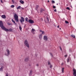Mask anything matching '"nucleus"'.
Listing matches in <instances>:
<instances>
[{"instance_id": "44", "label": "nucleus", "mask_w": 76, "mask_h": 76, "mask_svg": "<svg viewBox=\"0 0 76 76\" xmlns=\"http://www.w3.org/2000/svg\"><path fill=\"white\" fill-rule=\"evenodd\" d=\"M61 65L62 66V65H63V63H62L61 64Z\"/></svg>"}, {"instance_id": "20", "label": "nucleus", "mask_w": 76, "mask_h": 76, "mask_svg": "<svg viewBox=\"0 0 76 76\" xmlns=\"http://www.w3.org/2000/svg\"><path fill=\"white\" fill-rule=\"evenodd\" d=\"M39 7V6L37 5L36 6V7L35 8V9L36 10H38V7Z\"/></svg>"}, {"instance_id": "39", "label": "nucleus", "mask_w": 76, "mask_h": 76, "mask_svg": "<svg viewBox=\"0 0 76 76\" xmlns=\"http://www.w3.org/2000/svg\"><path fill=\"white\" fill-rule=\"evenodd\" d=\"M54 12H57V10H56V9H55L54 10Z\"/></svg>"}, {"instance_id": "30", "label": "nucleus", "mask_w": 76, "mask_h": 76, "mask_svg": "<svg viewBox=\"0 0 76 76\" xmlns=\"http://www.w3.org/2000/svg\"><path fill=\"white\" fill-rule=\"evenodd\" d=\"M65 23H66V24H67V23H69V22H68V21H67V20L65 21Z\"/></svg>"}, {"instance_id": "46", "label": "nucleus", "mask_w": 76, "mask_h": 76, "mask_svg": "<svg viewBox=\"0 0 76 76\" xmlns=\"http://www.w3.org/2000/svg\"><path fill=\"white\" fill-rule=\"evenodd\" d=\"M6 76H8V74H7L6 75Z\"/></svg>"}, {"instance_id": "28", "label": "nucleus", "mask_w": 76, "mask_h": 76, "mask_svg": "<svg viewBox=\"0 0 76 76\" xmlns=\"http://www.w3.org/2000/svg\"><path fill=\"white\" fill-rule=\"evenodd\" d=\"M47 20L48 21V22H49V18H48V17H47Z\"/></svg>"}, {"instance_id": "35", "label": "nucleus", "mask_w": 76, "mask_h": 76, "mask_svg": "<svg viewBox=\"0 0 76 76\" xmlns=\"http://www.w3.org/2000/svg\"><path fill=\"white\" fill-rule=\"evenodd\" d=\"M53 9H56V6H53Z\"/></svg>"}, {"instance_id": "23", "label": "nucleus", "mask_w": 76, "mask_h": 76, "mask_svg": "<svg viewBox=\"0 0 76 76\" xmlns=\"http://www.w3.org/2000/svg\"><path fill=\"white\" fill-rule=\"evenodd\" d=\"M71 36L72 37H73V38H75V36L74 35H73V34L71 35Z\"/></svg>"}, {"instance_id": "33", "label": "nucleus", "mask_w": 76, "mask_h": 76, "mask_svg": "<svg viewBox=\"0 0 76 76\" xmlns=\"http://www.w3.org/2000/svg\"><path fill=\"white\" fill-rule=\"evenodd\" d=\"M50 54L51 57H53V53H50Z\"/></svg>"}, {"instance_id": "19", "label": "nucleus", "mask_w": 76, "mask_h": 76, "mask_svg": "<svg viewBox=\"0 0 76 76\" xmlns=\"http://www.w3.org/2000/svg\"><path fill=\"white\" fill-rule=\"evenodd\" d=\"M8 31H9L10 32H12L13 31V29L12 28H10L8 29Z\"/></svg>"}, {"instance_id": "21", "label": "nucleus", "mask_w": 76, "mask_h": 76, "mask_svg": "<svg viewBox=\"0 0 76 76\" xmlns=\"http://www.w3.org/2000/svg\"><path fill=\"white\" fill-rule=\"evenodd\" d=\"M12 22H13V23H15V25H16V23H15V21L13 20V19H12Z\"/></svg>"}, {"instance_id": "12", "label": "nucleus", "mask_w": 76, "mask_h": 76, "mask_svg": "<svg viewBox=\"0 0 76 76\" xmlns=\"http://www.w3.org/2000/svg\"><path fill=\"white\" fill-rule=\"evenodd\" d=\"M45 10L43 9H42V8H40V13H42V12H43V11H45Z\"/></svg>"}, {"instance_id": "42", "label": "nucleus", "mask_w": 76, "mask_h": 76, "mask_svg": "<svg viewBox=\"0 0 76 76\" xmlns=\"http://www.w3.org/2000/svg\"><path fill=\"white\" fill-rule=\"evenodd\" d=\"M1 3H3V1H2L1 0Z\"/></svg>"}, {"instance_id": "29", "label": "nucleus", "mask_w": 76, "mask_h": 76, "mask_svg": "<svg viewBox=\"0 0 76 76\" xmlns=\"http://www.w3.org/2000/svg\"><path fill=\"white\" fill-rule=\"evenodd\" d=\"M31 31V32H34V31H35V29H34V28H32Z\"/></svg>"}, {"instance_id": "11", "label": "nucleus", "mask_w": 76, "mask_h": 76, "mask_svg": "<svg viewBox=\"0 0 76 76\" xmlns=\"http://www.w3.org/2000/svg\"><path fill=\"white\" fill-rule=\"evenodd\" d=\"M24 61H26V62H27V61H29V57H27L24 60Z\"/></svg>"}, {"instance_id": "10", "label": "nucleus", "mask_w": 76, "mask_h": 76, "mask_svg": "<svg viewBox=\"0 0 76 76\" xmlns=\"http://www.w3.org/2000/svg\"><path fill=\"white\" fill-rule=\"evenodd\" d=\"M2 29H3V30H4L5 31H6V32H9V29H7L5 28V27L4 26V27L3 28H2Z\"/></svg>"}, {"instance_id": "43", "label": "nucleus", "mask_w": 76, "mask_h": 76, "mask_svg": "<svg viewBox=\"0 0 76 76\" xmlns=\"http://www.w3.org/2000/svg\"><path fill=\"white\" fill-rule=\"evenodd\" d=\"M39 31H40V32H42V30H40Z\"/></svg>"}, {"instance_id": "9", "label": "nucleus", "mask_w": 76, "mask_h": 76, "mask_svg": "<svg viewBox=\"0 0 76 76\" xmlns=\"http://www.w3.org/2000/svg\"><path fill=\"white\" fill-rule=\"evenodd\" d=\"M42 34H39V39H42Z\"/></svg>"}, {"instance_id": "49", "label": "nucleus", "mask_w": 76, "mask_h": 76, "mask_svg": "<svg viewBox=\"0 0 76 76\" xmlns=\"http://www.w3.org/2000/svg\"><path fill=\"white\" fill-rule=\"evenodd\" d=\"M57 4V5H58V4Z\"/></svg>"}, {"instance_id": "4", "label": "nucleus", "mask_w": 76, "mask_h": 76, "mask_svg": "<svg viewBox=\"0 0 76 76\" xmlns=\"http://www.w3.org/2000/svg\"><path fill=\"white\" fill-rule=\"evenodd\" d=\"M7 53V54H5V56H8L10 55V51L8 49H7L6 50Z\"/></svg>"}, {"instance_id": "3", "label": "nucleus", "mask_w": 76, "mask_h": 76, "mask_svg": "<svg viewBox=\"0 0 76 76\" xmlns=\"http://www.w3.org/2000/svg\"><path fill=\"white\" fill-rule=\"evenodd\" d=\"M4 27V26L3 23L2 21H0V27L1 28V29H3Z\"/></svg>"}, {"instance_id": "13", "label": "nucleus", "mask_w": 76, "mask_h": 76, "mask_svg": "<svg viewBox=\"0 0 76 76\" xmlns=\"http://www.w3.org/2000/svg\"><path fill=\"white\" fill-rule=\"evenodd\" d=\"M1 17L2 18H3V19H6V15H2Z\"/></svg>"}, {"instance_id": "22", "label": "nucleus", "mask_w": 76, "mask_h": 76, "mask_svg": "<svg viewBox=\"0 0 76 76\" xmlns=\"http://www.w3.org/2000/svg\"><path fill=\"white\" fill-rule=\"evenodd\" d=\"M64 68H62V73H64Z\"/></svg>"}, {"instance_id": "5", "label": "nucleus", "mask_w": 76, "mask_h": 76, "mask_svg": "<svg viewBox=\"0 0 76 76\" xmlns=\"http://www.w3.org/2000/svg\"><path fill=\"white\" fill-rule=\"evenodd\" d=\"M21 19H20V21L21 23H22V22H23L25 21V19L22 17H21Z\"/></svg>"}, {"instance_id": "15", "label": "nucleus", "mask_w": 76, "mask_h": 76, "mask_svg": "<svg viewBox=\"0 0 76 76\" xmlns=\"http://www.w3.org/2000/svg\"><path fill=\"white\" fill-rule=\"evenodd\" d=\"M32 71L31 70L30 71V73L29 74V76H31L32 75Z\"/></svg>"}, {"instance_id": "1", "label": "nucleus", "mask_w": 76, "mask_h": 76, "mask_svg": "<svg viewBox=\"0 0 76 76\" xmlns=\"http://www.w3.org/2000/svg\"><path fill=\"white\" fill-rule=\"evenodd\" d=\"M14 18L15 19V20L16 21V22H19V18L16 13H15L14 14Z\"/></svg>"}, {"instance_id": "2", "label": "nucleus", "mask_w": 76, "mask_h": 76, "mask_svg": "<svg viewBox=\"0 0 76 76\" xmlns=\"http://www.w3.org/2000/svg\"><path fill=\"white\" fill-rule=\"evenodd\" d=\"M24 43L25 45L28 48H29V45L28 42V40H25L24 41Z\"/></svg>"}, {"instance_id": "32", "label": "nucleus", "mask_w": 76, "mask_h": 76, "mask_svg": "<svg viewBox=\"0 0 76 76\" xmlns=\"http://www.w3.org/2000/svg\"><path fill=\"white\" fill-rule=\"evenodd\" d=\"M66 9H67V10H70V8H69V7H67L66 8Z\"/></svg>"}, {"instance_id": "48", "label": "nucleus", "mask_w": 76, "mask_h": 76, "mask_svg": "<svg viewBox=\"0 0 76 76\" xmlns=\"http://www.w3.org/2000/svg\"><path fill=\"white\" fill-rule=\"evenodd\" d=\"M21 8L22 9H23V8L22 7H21Z\"/></svg>"}, {"instance_id": "31", "label": "nucleus", "mask_w": 76, "mask_h": 76, "mask_svg": "<svg viewBox=\"0 0 76 76\" xmlns=\"http://www.w3.org/2000/svg\"><path fill=\"white\" fill-rule=\"evenodd\" d=\"M52 3L53 4L55 3V1H52Z\"/></svg>"}, {"instance_id": "50", "label": "nucleus", "mask_w": 76, "mask_h": 76, "mask_svg": "<svg viewBox=\"0 0 76 76\" xmlns=\"http://www.w3.org/2000/svg\"><path fill=\"white\" fill-rule=\"evenodd\" d=\"M60 30L61 29V28H60Z\"/></svg>"}, {"instance_id": "17", "label": "nucleus", "mask_w": 76, "mask_h": 76, "mask_svg": "<svg viewBox=\"0 0 76 76\" xmlns=\"http://www.w3.org/2000/svg\"><path fill=\"white\" fill-rule=\"evenodd\" d=\"M20 3L21 4H24V1L22 0H20Z\"/></svg>"}, {"instance_id": "34", "label": "nucleus", "mask_w": 76, "mask_h": 76, "mask_svg": "<svg viewBox=\"0 0 76 76\" xmlns=\"http://www.w3.org/2000/svg\"><path fill=\"white\" fill-rule=\"evenodd\" d=\"M48 64L49 65L50 64V62H49V61H48Z\"/></svg>"}, {"instance_id": "40", "label": "nucleus", "mask_w": 76, "mask_h": 76, "mask_svg": "<svg viewBox=\"0 0 76 76\" xmlns=\"http://www.w3.org/2000/svg\"><path fill=\"white\" fill-rule=\"evenodd\" d=\"M36 66H39V64H36Z\"/></svg>"}, {"instance_id": "51", "label": "nucleus", "mask_w": 76, "mask_h": 76, "mask_svg": "<svg viewBox=\"0 0 76 76\" xmlns=\"http://www.w3.org/2000/svg\"><path fill=\"white\" fill-rule=\"evenodd\" d=\"M70 24H71V23H70Z\"/></svg>"}, {"instance_id": "47", "label": "nucleus", "mask_w": 76, "mask_h": 76, "mask_svg": "<svg viewBox=\"0 0 76 76\" xmlns=\"http://www.w3.org/2000/svg\"><path fill=\"white\" fill-rule=\"evenodd\" d=\"M48 3H49L50 2V1H49V0H48Z\"/></svg>"}, {"instance_id": "52", "label": "nucleus", "mask_w": 76, "mask_h": 76, "mask_svg": "<svg viewBox=\"0 0 76 76\" xmlns=\"http://www.w3.org/2000/svg\"><path fill=\"white\" fill-rule=\"evenodd\" d=\"M72 1V0H71V1Z\"/></svg>"}, {"instance_id": "14", "label": "nucleus", "mask_w": 76, "mask_h": 76, "mask_svg": "<svg viewBox=\"0 0 76 76\" xmlns=\"http://www.w3.org/2000/svg\"><path fill=\"white\" fill-rule=\"evenodd\" d=\"M3 69H4V67L3 66H1L0 68V71H3Z\"/></svg>"}, {"instance_id": "41", "label": "nucleus", "mask_w": 76, "mask_h": 76, "mask_svg": "<svg viewBox=\"0 0 76 76\" xmlns=\"http://www.w3.org/2000/svg\"><path fill=\"white\" fill-rule=\"evenodd\" d=\"M12 1L13 3H14V1L13 0H12Z\"/></svg>"}, {"instance_id": "45", "label": "nucleus", "mask_w": 76, "mask_h": 76, "mask_svg": "<svg viewBox=\"0 0 76 76\" xmlns=\"http://www.w3.org/2000/svg\"><path fill=\"white\" fill-rule=\"evenodd\" d=\"M57 28H59V26H58Z\"/></svg>"}, {"instance_id": "36", "label": "nucleus", "mask_w": 76, "mask_h": 76, "mask_svg": "<svg viewBox=\"0 0 76 76\" xmlns=\"http://www.w3.org/2000/svg\"><path fill=\"white\" fill-rule=\"evenodd\" d=\"M59 48L60 49V50L61 51L62 50V49L61 48V47L59 46Z\"/></svg>"}, {"instance_id": "37", "label": "nucleus", "mask_w": 76, "mask_h": 76, "mask_svg": "<svg viewBox=\"0 0 76 76\" xmlns=\"http://www.w3.org/2000/svg\"><path fill=\"white\" fill-rule=\"evenodd\" d=\"M64 57H67V55H66L64 56Z\"/></svg>"}, {"instance_id": "7", "label": "nucleus", "mask_w": 76, "mask_h": 76, "mask_svg": "<svg viewBox=\"0 0 76 76\" xmlns=\"http://www.w3.org/2000/svg\"><path fill=\"white\" fill-rule=\"evenodd\" d=\"M28 22L30 23H34V20H32L31 19H29L28 20Z\"/></svg>"}, {"instance_id": "8", "label": "nucleus", "mask_w": 76, "mask_h": 76, "mask_svg": "<svg viewBox=\"0 0 76 76\" xmlns=\"http://www.w3.org/2000/svg\"><path fill=\"white\" fill-rule=\"evenodd\" d=\"M43 38L44 40H45V41H47V40L48 39V38L47 37V36H44L43 37Z\"/></svg>"}, {"instance_id": "16", "label": "nucleus", "mask_w": 76, "mask_h": 76, "mask_svg": "<svg viewBox=\"0 0 76 76\" xmlns=\"http://www.w3.org/2000/svg\"><path fill=\"white\" fill-rule=\"evenodd\" d=\"M70 57H69L68 58H67V62L68 63H69V61H70Z\"/></svg>"}, {"instance_id": "24", "label": "nucleus", "mask_w": 76, "mask_h": 76, "mask_svg": "<svg viewBox=\"0 0 76 76\" xmlns=\"http://www.w3.org/2000/svg\"><path fill=\"white\" fill-rule=\"evenodd\" d=\"M19 28L20 30V31H22V27H21V26H19Z\"/></svg>"}, {"instance_id": "27", "label": "nucleus", "mask_w": 76, "mask_h": 76, "mask_svg": "<svg viewBox=\"0 0 76 76\" xmlns=\"http://www.w3.org/2000/svg\"><path fill=\"white\" fill-rule=\"evenodd\" d=\"M15 7V6L13 5H12L11 6V7H12V8H13Z\"/></svg>"}, {"instance_id": "26", "label": "nucleus", "mask_w": 76, "mask_h": 76, "mask_svg": "<svg viewBox=\"0 0 76 76\" xmlns=\"http://www.w3.org/2000/svg\"><path fill=\"white\" fill-rule=\"evenodd\" d=\"M28 18H26L25 19H26V22H28Z\"/></svg>"}, {"instance_id": "25", "label": "nucleus", "mask_w": 76, "mask_h": 76, "mask_svg": "<svg viewBox=\"0 0 76 76\" xmlns=\"http://www.w3.org/2000/svg\"><path fill=\"white\" fill-rule=\"evenodd\" d=\"M52 67H53V65L50 64V69H52Z\"/></svg>"}, {"instance_id": "6", "label": "nucleus", "mask_w": 76, "mask_h": 76, "mask_svg": "<svg viewBox=\"0 0 76 76\" xmlns=\"http://www.w3.org/2000/svg\"><path fill=\"white\" fill-rule=\"evenodd\" d=\"M73 75L74 76H76V70L75 69H73Z\"/></svg>"}, {"instance_id": "38", "label": "nucleus", "mask_w": 76, "mask_h": 76, "mask_svg": "<svg viewBox=\"0 0 76 76\" xmlns=\"http://www.w3.org/2000/svg\"><path fill=\"white\" fill-rule=\"evenodd\" d=\"M44 34V31H42V34Z\"/></svg>"}, {"instance_id": "18", "label": "nucleus", "mask_w": 76, "mask_h": 76, "mask_svg": "<svg viewBox=\"0 0 76 76\" xmlns=\"http://www.w3.org/2000/svg\"><path fill=\"white\" fill-rule=\"evenodd\" d=\"M21 7L20 6H19L17 7V9L18 10L19 9H20Z\"/></svg>"}]
</instances>
